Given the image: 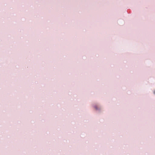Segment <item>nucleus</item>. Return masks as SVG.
I'll list each match as a JSON object with an SVG mask.
<instances>
[{
  "label": "nucleus",
  "mask_w": 155,
  "mask_h": 155,
  "mask_svg": "<svg viewBox=\"0 0 155 155\" xmlns=\"http://www.w3.org/2000/svg\"><path fill=\"white\" fill-rule=\"evenodd\" d=\"M94 108L96 110H97L98 109V108H97V106H94Z\"/></svg>",
  "instance_id": "obj_1"
},
{
  "label": "nucleus",
  "mask_w": 155,
  "mask_h": 155,
  "mask_svg": "<svg viewBox=\"0 0 155 155\" xmlns=\"http://www.w3.org/2000/svg\"><path fill=\"white\" fill-rule=\"evenodd\" d=\"M153 93L154 94H155V90L154 91Z\"/></svg>",
  "instance_id": "obj_2"
}]
</instances>
